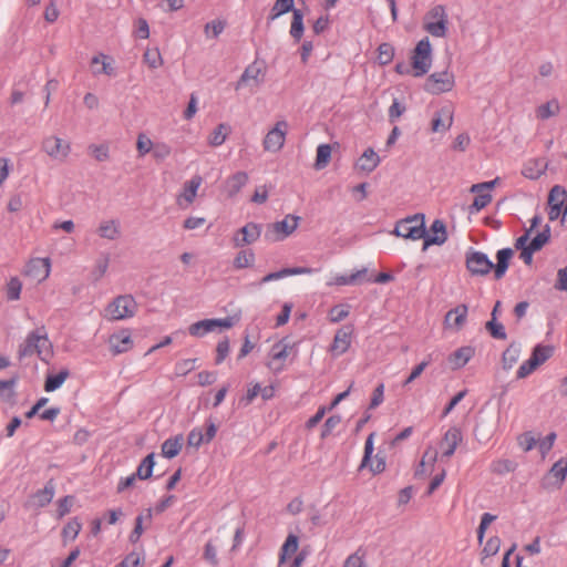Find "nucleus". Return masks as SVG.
Wrapping results in <instances>:
<instances>
[{
    "mask_svg": "<svg viewBox=\"0 0 567 567\" xmlns=\"http://www.w3.org/2000/svg\"><path fill=\"white\" fill-rule=\"evenodd\" d=\"M567 198L566 189L560 185H555L548 195V206H556L564 208Z\"/></svg>",
    "mask_w": 567,
    "mask_h": 567,
    "instance_id": "46",
    "label": "nucleus"
},
{
    "mask_svg": "<svg viewBox=\"0 0 567 567\" xmlns=\"http://www.w3.org/2000/svg\"><path fill=\"white\" fill-rule=\"evenodd\" d=\"M151 153L155 159L163 161L171 155L172 150L168 144H166L164 142H158V143H154Z\"/></svg>",
    "mask_w": 567,
    "mask_h": 567,
    "instance_id": "62",
    "label": "nucleus"
},
{
    "mask_svg": "<svg viewBox=\"0 0 567 567\" xmlns=\"http://www.w3.org/2000/svg\"><path fill=\"white\" fill-rule=\"evenodd\" d=\"M352 334L353 328L351 326H344L339 329L334 334L329 351L334 357H339L346 353L351 346Z\"/></svg>",
    "mask_w": 567,
    "mask_h": 567,
    "instance_id": "17",
    "label": "nucleus"
},
{
    "mask_svg": "<svg viewBox=\"0 0 567 567\" xmlns=\"http://www.w3.org/2000/svg\"><path fill=\"white\" fill-rule=\"evenodd\" d=\"M142 556L137 553H131L116 567H142Z\"/></svg>",
    "mask_w": 567,
    "mask_h": 567,
    "instance_id": "64",
    "label": "nucleus"
},
{
    "mask_svg": "<svg viewBox=\"0 0 567 567\" xmlns=\"http://www.w3.org/2000/svg\"><path fill=\"white\" fill-rule=\"evenodd\" d=\"M197 359H184L175 364V374L184 377L193 371L196 367Z\"/></svg>",
    "mask_w": 567,
    "mask_h": 567,
    "instance_id": "61",
    "label": "nucleus"
},
{
    "mask_svg": "<svg viewBox=\"0 0 567 567\" xmlns=\"http://www.w3.org/2000/svg\"><path fill=\"white\" fill-rule=\"evenodd\" d=\"M96 234L102 239L117 240L122 236L121 224L117 219H104L99 224Z\"/></svg>",
    "mask_w": 567,
    "mask_h": 567,
    "instance_id": "21",
    "label": "nucleus"
},
{
    "mask_svg": "<svg viewBox=\"0 0 567 567\" xmlns=\"http://www.w3.org/2000/svg\"><path fill=\"white\" fill-rule=\"evenodd\" d=\"M230 133L229 125L225 123L218 124L213 132L208 135L207 142L210 146L217 147L225 143Z\"/></svg>",
    "mask_w": 567,
    "mask_h": 567,
    "instance_id": "36",
    "label": "nucleus"
},
{
    "mask_svg": "<svg viewBox=\"0 0 567 567\" xmlns=\"http://www.w3.org/2000/svg\"><path fill=\"white\" fill-rule=\"evenodd\" d=\"M143 62L151 69L156 70L164 64L163 56L158 48H147L143 53Z\"/></svg>",
    "mask_w": 567,
    "mask_h": 567,
    "instance_id": "40",
    "label": "nucleus"
},
{
    "mask_svg": "<svg viewBox=\"0 0 567 567\" xmlns=\"http://www.w3.org/2000/svg\"><path fill=\"white\" fill-rule=\"evenodd\" d=\"M512 256L513 250L511 248H504L497 251V264L495 267H493L494 276L496 279H501L505 275Z\"/></svg>",
    "mask_w": 567,
    "mask_h": 567,
    "instance_id": "35",
    "label": "nucleus"
},
{
    "mask_svg": "<svg viewBox=\"0 0 567 567\" xmlns=\"http://www.w3.org/2000/svg\"><path fill=\"white\" fill-rule=\"evenodd\" d=\"M501 548V538L497 536L491 537L485 543L482 553H481V561L484 563V560L488 557H492L498 553Z\"/></svg>",
    "mask_w": 567,
    "mask_h": 567,
    "instance_id": "53",
    "label": "nucleus"
},
{
    "mask_svg": "<svg viewBox=\"0 0 567 567\" xmlns=\"http://www.w3.org/2000/svg\"><path fill=\"white\" fill-rule=\"evenodd\" d=\"M154 465V454L151 453L138 465L137 471L135 473L136 477H138L140 480L150 478L152 476Z\"/></svg>",
    "mask_w": 567,
    "mask_h": 567,
    "instance_id": "49",
    "label": "nucleus"
},
{
    "mask_svg": "<svg viewBox=\"0 0 567 567\" xmlns=\"http://www.w3.org/2000/svg\"><path fill=\"white\" fill-rule=\"evenodd\" d=\"M89 153L97 162H105L110 158V147L106 143L91 144L89 146Z\"/></svg>",
    "mask_w": 567,
    "mask_h": 567,
    "instance_id": "54",
    "label": "nucleus"
},
{
    "mask_svg": "<svg viewBox=\"0 0 567 567\" xmlns=\"http://www.w3.org/2000/svg\"><path fill=\"white\" fill-rule=\"evenodd\" d=\"M298 537L293 534L288 535L281 547L280 563L285 561L288 557H291L298 550Z\"/></svg>",
    "mask_w": 567,
    "mask_h": 567,
    "instance_id": "48",
    "label": "nucleus"
},
{
    "mask_svg": "<svg viewBox=\"0 0 567 567\" xmlns=\"http://www.w3.org/2000/svg\"><path fill=\"white\" fill-rule=\"evenodd\" d=\"M296 347L288 338H282L277 341L270 349L266 365L274 373H280L286 369V362L290 353Z\"/></svg>",
    "mask_w": 567,
    "mask_h": 567,
    "instance_id": "7",
    "label": "nucleus"
},
{
    "mask_svg": "<svg viewBox=\"0 0 567 567\" xmlns=\"http://www.w3.org/2000/svg\"><path fill=\"white\" fill-rule=\"evenodd\" d=\"M73 503L74 497L71 495L64 496L63 498L59 499L56 503V517L61 519L65 515H68L71 512Z\"/></svg>",
    "mask_w": 567,
    "mask_h": 567,
    "instance_id": "60",
    "label": "nucleus"
},
{
    "mask_svg": "<svg viewBox=\"0 0 567 567\" xmlns=\"http://www.w3.org/2000/svg\"><path fill=\"white\" fill-rule=\"evenodd\" d=\"M499 178L496 177L493 181L474 184L471 187V193L475 194V198L471 206L472 210L480 212L485 208L492 202L491 190L498 183Z\"/></svg>",
    "mask_w": 567,
    "mask_h": 567,
    "instance_id": "14",
    "label": "nucleus"
},
{
    "mask_svg": "<svg viewBox=\"0 0 567 567\" xmlns=\"http://www.w3.org/2000/svg\"><path fill=\"white\" fill-rule=\"evenodd\" d=\"M380 156L373 148H367L355 163V168L364 172H373L380 164Z\"/></svg>",
    "mask_w": 567,
    "mask_h": 567,
    "instance_id": "28",
    "label": "nucleus"
},
{
    "mask_svg": "<svg viewBox=\"0 0 567 567\" xmlns=\"http://www.w3.org/2000/svg\"><path fill=\"white\" fill-rule=\"evenodd\" d=\"M262 226L260 224L249 221L234 233L231 243L235 248H243L255 244L261 236Z\"/></svg>",
    "mask_w": 567,
    "mask_h": 567,
    "instance_id": "12",
    "label": "nucleus"
},
{
    "mask_svg": "<svg viewBox=\"0 0 567 567\" xmlns=\"http://www.w3.org/2000/svg\"><path fill=\"white\" fill-rule=\"evenodd\" d=\"M560 112V104L557 99H551L540 105H538L535 110L536 118L540 121L548 120L558 115Z\"/></svg>",
    "mask_w": 567,
    "mask_h": 567,
    "instance_id": "31",
    "label": "nucleus"
},
{
    "mask_svg": "<svg viewBox=\"0 0 567 567\" xmlns=\"http://www.w3.org/2000/svg\"><path fill=\"white\" fill-rule=\"evenodd\" d=\"M202 184L203 178L199 175H194L190 179L186 181L176 196V205L182 209L190 207L197 197Z\"/></svg>",
    "mask_w": 567,
    "mask_h": 567,
    "instance_id": "13",
    "label": "nucleus"
},
{
    "mask_svg": "<svg viewBox=\"0 0 567 567\" xmlns=\"http://www.w3.org/2000/svg\"><path fill=\"white\" fill-rule=\"evenodd\" d=\"M300 217L288 214L284 219L270 224L266 231V239L276 243L281 241L292 235L298 228Z\"/></svg>",
    "mask_w": 567,
    "mask_h": 567,
    "instance_id": "8",
    "label": "nucleus"
},
{
    "mask_svg": "<svg viewBox=\"0 0 567 567\" xmlns=\"http://www.w3.org/2000/svg\"><path fill=\"white\" fill-rule=\"evenodd\" d=\"M411 63L398 62L395 72L400 75H412L413 78H422L425 75L433 62L432 44L429 38L421 39L410 55Z\"/></svg>",
    "mask_w": 567,
    "mask_h": 567,
    "instance_id": "1",
    "label": "nucleus"
},
{
    "mask_svg": "<svg viewBox=\"0 0 567 567\" xmlns=\"http://www.w3.org/2000/svg\"><path fill=\"white\" fill-rule=\"evenodd\" d=\"M137 302L131 295L115 297L105 307L104 317L110 321H121L133 318L137 312Z\"/></svg>",
    "mask_w": 567,
    "mask_h": 567,
    "instance_id": "3",
    "label": "nucleus"
},
{
    "mask_svg": "<svg viewBox=\"0 0 567 567\" xmlns=\"http://www.w3.org/2000/svg\"><path fill=\"white\" fill-rule=\"evenodd\" d=\"M221 546V540L218 536L210 537L203 547V559L210 567H218L219 558L218 550Z\"/></svg>",
    "mask_w": 567,
    "mask_h": 567,
    "instance_id": "23",
    "label": "nucleus"
},
{
    "mask_svg": "<svg viewBox=\"0 0 567 567\" xmlns=\"http://www.w3.org/2000/svg\"><path fill=\"white\" fill-rule=\"evenodd\" d=\"M549 475L560 486L567 476V457H560L549 470Z\"/></svg>",
    "mask_w": 567,
    "mask_h": 567,
    "instance_id": "45",
    "label": "nucleus"
},
{
    "mask_svg": "<svg viewBox=\"0 0 567 567\" xmlns=\"http://www.w3.org/2000/svg\"><path fill=\"white\" fill-rule=\"evenodd\" d=\"M553 353L554 348L551 346L537 344L532 352V358L536 359L542 365L553 355Z\"/></svg>",
    "mask_w": 567,
    "mask_h": 567,
    "instance_id": "56",
    "label": "nucleus"
},
{
    "mask_svg": "<svg viewBox=\"0 0 567 567\" xmlns=\"http://www.w3.org/2000/svg\"><path fill=\"white\" fill-rule=\"evenodd\" d=\"M183 436L176 435L165 440L162 444V455L166 458H173L177 456L183 446Z\"/></svg>",
    "mask_w": 567,
    "mask_h": 567,
    "instance_id": "34",
    "label": "nucleus"
},
{
    "mask_svg": "<svg viewBox=\"0 0 567 567\" xmlns=\"http://www.w3.org/2000/svg\"><path fill=\"white\" fill-rule=\"evenodd\" d=\"M539 367H540V364L537 362V360L533 359L530 355L528 360L524 361L519 365V368L516 372V377H517V379H525L528 375H530L535 370H537Z\"/></svg>",
    "mask_w": 567,
    "mask_h": 567,
    "instance_id": "59",
    "label": "nucleus"
},
{
    "mask_svg": "<svg viewBox=\"0 0 567 567\" xmlns=\"http://www.w3.org/2000/svg\"><path fill=\"white\" fill-rule=\"evenodd\" d=\"M391 234L404 239H422L425 236L424 216L416 214L399 220Z\"/></svg>",
    "mask_w": 567,
    "mask_h": 567,
    "instance_id": "5",
    "label": "nucleus"
},
{
    "mask_svg": "<svg viewBox=\"0 0 567 567\" xmlns=\"http://www.w3.org/2000/svg\"><path fill=\"white\" fill-rule=\"evenodd\" d=\"M22 281L19 277H10L6 282V297L9 301H17L21 298Z\"/></svg>",
    "mask_w": 567,
    "mask_h": 567,
    "instance_id": "39",
    "label": "nucleus"
},
{
    "mask_svg": "<svg viewBox=\"0 0 567 567\" xmlns=\"http://www.w3.org/2000/svg\"><path fill=\"white\" fill-rule=\"evenodd\" d=\"M423 29L434 38H444L449 31V16L442 4L432 7L423 18Z\"/></svg>",
    "mask_w": 567,
    "mask_h": 567,
    "instance_id": "4",
    "label": "nucleus"
},
{
    "mask_svg": "<svg viewBox=\"0 0 567 567\" xmlns=\"http://www.w3.org/2000/svg\"><path fill=\"white\" fill-rule=\"evenodd\" d=\"M91 72L93 75H107L113 76L115 74V61L112 56L97 53L92 56L90 62Z\"/></svg>",
    "mask_w": 567,
    "mask_h": 567,
    "instance_id": "18",
    "label": "nucleus"
},
{
    "mask_svg": "<svg viewBox=\"0 0 567 567\" xmlns=\"http://www.w3.org/2000/svg\"><path fill=\"white\" fill-rule=\"evenodd\" d=\"M38 354L41 360L51 355V342L45 333L33 331L28 334L24 343L19 349L20 357Z\"/></svg>",
    "mask_w": 567,
    "mask_h": 567,
    "instance_id": "6",
    "label": "nucleus"
},
{
    "mask_svg": "<svg viewBox=\"0 0 567 567\" xmlns=\"http://www.w3.org/2000/svg\"><path fill=\"white\" fill-rule=\"evenodd\" d=\"M423 239V250H426L432 245H443L447 239L446 227L440 219H435L430 228V231H425Z\"/></svg>",
    "mask_w": 567,
    "mask_h": 567,
    "instance_id": "20",
    "label": "nucleus"
},
{
    "mask_svg": "<svg viewBox=\"0 0 567 567\" xmlns=\"http://www.w3.org/2000/svg\"><path fill=\"white\" fill-rule=\"evenodd\" d=\"M520 357V349L515 344H509L502 354L503 369L511 370L518 361Z\"/></svg>",
    "mask_w": 567,
    "mask_h": 567,
    "instance_id": "41",
    "label": "nucleus"
},
{
    "mask_svg": "<svg viewBox=\"0 0 567 567\" xmlns=\"http://www.w3.org/2000/svg\"><path fill=\"white\" fill-rule=\"evenodd\" d=\"M107 343L114 355L125 353L133 347L132 333L128 329H121L109 337Z\"/></svg>",
    "mask_w": 567,
    "mask_h": 567,
    "instance_id": "16",
    "label": "nucleus"
},
{
    "mask_svg": "<svg viewBox=\"0 0 567 567\" xmlns=\"http://www.w3.org/2000/svg\"><path fill=\"white\" fill-rule=\"evenodd\" d=\"M256 262V255L252 249H240L234 257L233 267L235 270L251 268Z\"/></svg>",
    "mask_w": 567,
    "mask_h": 567,
    "instance_id": "33",
    "label": "nucleus"
},
{
    "mask_svg": "<svg viewBox=\"0 0 567 567\" xmlns=\"http://www.w3.org/2000/svg\"><path fill=\"white\" fill-rule=\"evenodd\" d=\"M342 567H367L364 555L360 551L349 555Z\"/></svg>",
    "mask_w": 567,
    "mask_h": 567,
    "instance_id": "63",
    "label": "nucleus"
},
{
    "mask_svg": "<svg viewBox=\"0 0 567 567\" xmlns=\"http://www.w3.org/2000/svg\"><path fill=\"white\" fill-rule=\"evenodd\" d=\"M303 14L300 10H292V21L290 25V34L298 42L303 34Z\"/></svg>",
    "mask_w": 567,
    "mask_h": 567,
    "instance_id": "44",
    "label": "nucleus"
},
{
    "mask_svg": "<svg viewBox=\"0 0 567 567\" xmlns=\"http://www.w3.org/2000/svg\"><path fill=\"white\" fill-rule=\"evenodd\" d=\"M462 433L457 427L449 429L441 442L443 456L450 457L454 454L457 445L462 442Z\"/></svg>",
    "mask_w": 567,
    "mask_h": 567,
    "instance_id": "25",
    "label": "nucleus"
},
{
    "mask_svg": "<svg viewBox=\"0 0 567 567\" xmlns=\"http://www.w3.org/2000/svg\"><path fill=\"white\" fill-rule=\"evenodd\" d=\"M453 124V111L445 106L437 111L432 120L431 128L434 133L446 132Z\"/></svg>",
    "mask_w": 567,
    "mask_h": 567,
    "instance_id": "24",
    "label": "nucleus"
},
{
    "mask_svg": "<svg viewBox=\"0 0 567 567\" xmlns=\"http://www.w3.org/2000/svg\"><path fill=\"white\" fill-rule=\"evenodd\" d=\"M466 266L474 275H487L494 267L487 256L480 251H473L467 255Z\"/></svg>",
    "mask_w": 567,
    "mask_h": 567,
    "instance_id": "19",
    "label": "nucleus"
},
{
    "mask_svg": "<svg viewBox=\"0 0 567 567\" xmlns=\"http://www.w3.org/2000/svg\"><path fill=\"white\" fill-rule=\"evenodd\" d=\"M82 524L79 518L74 517L70 519L62 528L61 536L63 544L66 545L69 542H73L80 534Z\"/></svg>",
    "mask_w": 567,
    "mask_h": 567,
    "instance_id": "38",
    "label": "nucleus"
},
{
    "mask_svg": "<svg viewBox=\"0 0 567 567\" xmlns=\"http://www.w3.org/2000/svg\"><path fill=\"white\" fill-rule=\"evenodd\" d=\"M547 167H548V163L545 158H543V157L530 158L524 164V166L522 168V174L526 178L537 179L543 174H545Z\"/></svg>",
    "mask_w": 567,
    "mask_h": 567,
    "instance_id": "26",
    "label": "nucleus"
},
{
    "mask_svg": "<svg viewBox=\"0 0 567 567\" xmlns=\"http://www.w3.org/2000/svg\"><path fill=\"white\" fill-rule=\"evenodd\" d=\"M249 177L245 172H236L225 181V192L228 197L236 196L248 183Z\"/></svg>",
    "mask_w": 567,
    "mask_h": 567,
    "instance_id": "27",
    "label": "nucleus"
},
{
    "mask_svg": "<svg viewBox=\"0 0 567 567\" xmlns=\"http://www.w3.org/2000/svg\"><path fill=\"white\" fill-rule=\"evenodd\" d=\"M52 262L49 257L30 258L22 269V275L35 284L44 282L51 274Z\"/></svg>",
    "mask_w": 567,
    "mask_h": 567,
    "instance_id": "9",
    "label": "nucleus"
},
{
    "mask_svg": "<svg viewBox=\"0 0 567 567\" xmlns=\"http://www.w3.org/2000/svg\"><path fill=\"white\" fill-rule=\"evenodd\" d=\"M331 146L329 144H320L317 147V156L315 162L316 169L324 168L331 159Z\"/></svg>",
    "mask_w": 567,
    "mask_h": 567,
    "instance_id": "47",
    "label": "nucleus"
},
{
    "mask_svg": "<svg viewBox=\"0 0 567 567\" xmlns=\"http://www.w3.org/2000/svg\"><path fill=\"white\" fill-rule=\"evenodd\" d=\"M260 76L261 69L256 63L248 65L237 82L236 90H239L243 85H246L251 81L256 84L260 83Z\"/></svg>",
    "mask_w": 567,
    "mask_h": 567,
    "instance_id": "37",
    "label": "nucleus"
},
{
    "mask_svg": "<svg viewBox=\"0 0 567 567\" xmlns=\"http://www.w3.org/2000/svg\"><path fill=\"white\" fill-rule=\"evenodd\" d=\"M527 241H528V234H524L523 236L517 238L515 246L517 249H520V258L523 259V261L526 265H530L533 261L534 251H532L529 248L526 247Z\"/></svg>",
    "mask_w": 567,
    "mask_h": 567,
    "instance_id": "57",
    "label": "nucleus"
},
{
    "mask_svg": "<svg viewBox=\"0 0 567 567\" xmlns=\"http://www.w3.org/2000/svg\"><path fill=\"white\" fill-rule=\"evenodd\" d=\"M467 312L468 309L466 305H458L447 311L443 320L444 329L452 332L462 330L467 321Z\"/></svg>",
    "mask_w": 567,
    "mask_h": 567,
    "instance_id": "15",
    "label": "nucleus"
},
{
    "mask_svg": "<svg viewBox=\"0 0 567 567\" xmlns=\"http://www.w3.org/2000/svg\"><path fill=\"white\" fill-rule=\"evenodd\" d=\"M394 58V48L390 43H381L378 48V61L381 65H386Z\"/></svg>",
    "mask_w": 567,
    "mask_h": 567,
    "instance_id": "58",
    "label": "nucleus"
},
{
    "mask_svg": "<svg viewBox=\"0 0 567 567\" xmlns=\"http://www.w3.org/2000/svg\"><path fill=\"white\" fill-rule=\"evenodd\" d=\"M455 86V76L450 71L434 72L424 82V91L439 95L451 92Z\"/></svg>",
    "mask_w": 567,
    "mask_h": 567,
    "instance_id": "10",
    "label": "nucleus"
},
{
    "mask_svg": "<svg viewBox=\"0 0 567 567\" xmlns=\"http://www.w3.org/2000/svg\"><path fill=\"white\" fill-rule=\"evenodd\" d=\"M292 10H295L293 0H276L275 4L271 8L269 20L274 21L278 19L280 16Z\"/></svg>",
    "mask_w": 567,
    "mask_h": 567,
    "instance_id": "50",
    "label": "nucleus"
},
{
    "mask_svg": "<svg viewBox=\"0 0 567 567\" xmlns=\"http://www.w3.org/2000/svg\"><path fill=\"white\" fill-rule=\"evenodd\" d=\"M475 349L471 346H464L456 349L449 355V363L451 369L458 370L467 364V362L474 357Z\"/></svg>",
    "mask_w": 567,
    "mask_h": 567,
    "instance_id": "22",
    "label": "nucleus"
},
{
    "mask_svg": "<svg viewBox=\"0 0 567 567\" xmlns=\"http://www.w3.org/2000/svg\"><path fill=\"white\" fill-rule=\"evenodd\" d=\"M225 27L226 22L224 20L216 19L205 24L204 33L207 39H216L223 33Z\"/></svg>",
    "mask_w": 567,
    "mask_h": 567,
    "instance_id": "52",
    "label": "nucleus"
},
{
    "mask_svg": "<svg viewBox=\"0 0 567 567\" xmlns=\"http://www.w3.org/2000/svg\"><path fill=\"white\" fill-rule=\"evenodd\" d=\"M153 145V141L145 133H140L136 138V151L138 157H144L151 153Z\"/></svg>",
    "mask_w": 567,
    "mask_h": 567,
    "instance_id": "55",
    "label": "nucleus"
},
{
    "mask_svg": "<svg viewBox=\"0 0 567 567\" xmlns=\"http://www.w3.org/2000/svg\"><path fill=\"white\" fill-rule=\"evenodd\" d=\"M365 269L358 270L357 272L350 275V276H336L331 278L327 284L328 286H348V285H354L357 284L365 274Z\"/></svg>",
    "mask_w": 567,
    "mask_h": 567,
    "instance_id": "43",
    "label": "nucleus"
},
{
    "mask_svg": "<svg viewBox=\"0 0 567 567\" xmlns=\"http://www.w3.org/2000/svg\"><path fill=\"white\" fill-rule=\"evenodd\" d=\"M313 272V269L308 267H295V268H284L279 271L270 272L264 276L260 280L261 284H267L274 280H279L286 278L288 276L295 275H310Z\"/></svg>",
    "mask_w": 567,
    "mask_h": 567,
    "instance_id": "29",
    "label": "nucleus"
},
{
    "mask_svg": "<svg viewBox=\"0 0 567 567\" xmlns=\"http://www.w3.org/2000/svg\"><path fill=\"white\" fill-rule=\"evenodd\" d=\"M54 494H55L54 484L52 481H49L43 488L37 491L32 495L33 505L39 508L45 507L47 505H49L52 502Z\"/></svg>",
    "mask_w": 567,
    "mask_h": 567,
    "instance_id": "30",
    "label": "nucleus"
},
{
    "mask_svg": "<svg viewBox=\"0 0 567 567\" xmlns=\"http://www.w3.org/2000/svg\"><path fill=\"white\" fill-rule=\"evenodd\" d=\"M214 330L215 326L213 319L200 320L188 327V333L196 338H202Z\"/></svg>",
    "mask_w": 567,
    "mask_h": 567,
    "instance_id": "42",
    "label": "nucleus"
},
{
    "mask_svg": "<svg viewBox=\"0 0 567 567\" xmlns=\"http://www.w3.org/2000/svg\"><path fill=\"white\" fill-rule=\"evenodd\" d=\"M437 458V452L436 450L429 447L424 454L423 457L415 471L416 476H426L432 473L434 464Z\"/></svg>",
    "mask_w": 567,
    "mask_h": 567,
    "instance_id": "32",
    "label": "nucleus"
},
{
    "mask_svg": "<svg viewBox=\"0 0 567 567\" xmlns=\"http://www.w3.org/2000/svg\"><path fill=\"white\" fill-rule=\"evenodd\" d=\"M287 121H278L275 126L269 130L262 141V146L266 152L278 153L282 150L288 133Z\"/></svg>",
    "mask_w": 567,
    "mask_h": 567,
    "instance_id": "11",
    "label": "nucleus"
},
{
    "mask_svg": "<svg viewBox=\"0 0 567 567\" xmlns=\"http://www.w3.org/2000/svg\"><path fill=\"white\" fill-rule=\"evenodd\" d=\"M68 377L69 372L66 370L60 371L58 374L54 375H48L44 383V391H55L64 383Z\"/></svg>",
    "mask_w": 567,
    "mask_h": 567,
    "instance_id": "51",
    "label": "nucleus"
},
{
    "mask_svg": "<svg viewBox=\"0 0 567 567\" xmlns=\"http://www.w3.org/2000/svg\"><path fill=\"white\" fill-rule=\"evenodd\" d=\"M40 151L53 163L64 164L72 154V143L56 134L44 136L40 144Z\"/></svg>",
    "mask_w": 567,
    "mask_h": 567,
    "instance_id": "2",
    "label": "nucleus"
}]
</instances>
